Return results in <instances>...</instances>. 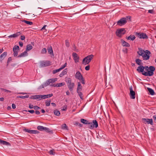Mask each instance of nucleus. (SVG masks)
<instances>
[{
  "instance_id": "nucleus-21",
  "label": "nucleus",
  "mask_w": 156,
  "mask_h": 156,
  "mask_svg": "<svg viewBox=\"0 0 156 156\" xmlns=\"http://www.w3.org/2000/svg\"><path fill=\"white\" fill-rule=\"evenodd\" d=\"M0 144L7 146H10V144L9 143L6 141H4L0 139Z\"/></svg>"
},
{
  "instance_id": "nucleus-54",
  "label": "nucleus",
  "mask_w": 156,
  "mask_h": 156,
  "mask_svg": "<svg viewBox=\"0 0 156 156\" xmlns=\"http://www.w3.org/2000/svg\"><path fill=\"white\" fill-rule=\"evenodd\" d=\"M34 108L35 110H37L40 108L37 106H35L34 107Z\"/></svg>"
},
{
  "instance_id": "nucleus-50",
  "label": "nucleus",
  "mask_w": 156,
  "mask_h": 156,
  "mask_svg": "<svg viewBox=\"0 0 156 156\" xmlns=\"http://www.w3.org/2000/svg\"><path fill=\"white\" fill-rule=\"evenodd\" d=\"M1 89L2 90L4 91L5 92H7V93H9L11 92V91H10L7 90H6V89H4V88H2Z\"/></svg>"
},
{
  "instance_id": "nucleus-5",
  "label": "nucleus",
  "mask_w": 156,
  "mask_h": 156,
  "mask_svg": "<svg viewBox=\"0 0 156 156\" xmlns=\"http://www.w3.org/2000/svg\"><path fill=\"white\" fill-rule=\"evenodd\" d=\"M126 32L124 28H120L117 29L115 32V34L117 36L121 37Z\"/></svg>"
},
{
  "instance_id": "nucleus-52",
  "label": "nucleus",
  "mask_w": 156,
  "mask_h": 156,
  "mask_svg": "<svg viewBox=\"0 0 156 156\" xmlns=\"http://www.w3.org/2000/svg\"><path fill=\"white\" fill-rule=\"evenodd\" d=\"M90 66L89 65L86 66L85 67V69L86 70H89L90 69Z\"/></svg>"
},
{
  "instance_id": "nucleus-16",
  "label": "nucleus",
  "mask_w": 156,
  "mask_h": 156,
  "mask_svg": "<svg viewBox=\"0 0 156 156\" xmlns=\"http://www.w3.org/2000/svg\"><path fill=\"white\" fill-rule=\"evenodd\" d=\"M75 84L74 83H72L67 85V86L71 91H73V88L74 87Z\"/></svg>"
},
{
  "instance_id": "nucleus-48",
  "label": "nucleus",
  "mask_w": 156,
  "mask_h": 156,
  "mask_svg": "<svg viewBox=\"0 0 156 156\" xmlns=\"http://www.w3.org/2000/svg\"><path fill=\"white\" fill-rule=\"evenodd\" d=\"M14 53L13 55L14 56H16L18 55V51H13Z\"/></svg>"
},
{
  "instance_id": "nucleus-7",
  "label": "nucleus",
  "mask_w": 156,
  "mask_h": 156,
  "mask_svg": "<svg viewBox=\"0 0 156 156\" xmlns=\"http://www.w3.org/2000/svg\"><path fill=\"white\" fill-rule=\"evenodd\" d=\"M57 78H52L48 79L47 80L45 83L44 84V87L47 86L50 84L51 83H54L55 81H57Z\"/></svg>"
},
{
  "instance_id": "nucleus-19",
  "label": "nucleus",
  "mask_w": 156,
  "mask_h": 156,
  "mask_svg": "<svg viewBox=\"0 0 156 156\" xmlns=\"http://www.w3.org/2000/svg\"><path fill=\"white\" fill-rule=\"evenodd\" d=\"M21 34L20 32H19L16 33V34H14L12 35H11L9 36L8 37L9 38L11 37H16L19 36Z\"/></svg>"
},
{
  "instance_id": "nucleus-28",
  "label": "nucleus",
  "mask_w": 156,
  "mask_h": 156,
  "mask_svg": "<svg viewBox=\"0 0 156 156\" xmlns=\"http://www.w3.org/2000/svg\"><path fill=\"white\" fill-rule=\"evenodd\" d=\"M92 124L94 126V127L97 128L98 126V124L97 121L96 120L93 121Z\"/></svg>"
},
{
  "instance_id": "nucleus-56",
  "label": "nucleus",
  "mask_w": 156,
  "mask_h": 156,
  "mask_svg": "<svg viewBox=\"0 0 156 156\" xmlns=\"http://www.w3.org/2000/svg\"><path fill=\"white\" fill-rule=\"evenodd\" d=\"M34 106L33 105L31 104H30L29 105V107L30 109L34 108Z\"/></svg>"
},
{
  "instance_id": "nucleus-43",
  "label": "nucleus",
  "mask_w": 156,
  "mask_h": 156,
  "mask_svg": "<svg viewBox=\"0 0 156 156\" xmlns=\"http://www.w3.org/2000/svg\"><path fill=\"white\" fill-rule=\"evenodd\" d=\"M46 52H47V50L45 48H44L42 50L41 52L42 54H46Z\"/></svg>"
},
{
  "instance_id": "nucleus-51",
  "label": "nucleus",
  "mask_w": 156,
  "mask_h": 156,
  "mask_svg": "<svg viewBox=\"0 0 156 156\" xmlns=\"http://www.w3.org/2000/svg\"><path fill=\"white\" fill-rule=\"evenodd\" d=\"M80 81H81V83H82V84H85V82L84 81V79L83 78V77L82 78H81V80H80Z\"/></svg>"
},
{
  "instance_id": "nucleus-13",
  "label": "nucleus",
  "mask_w": 156,
  "mask_h": 156,
  "mask_svg": "<svg viewBox=\"0 0 156 156\" xmlns=\"http://www.w3.org/2000/svg\"><path fill=\"white\" fill-rule=\"evenodd\" d=\"M144 66H140L137 67L136 70L139 73H142V74H143V73H144V72H145L144 71Z\"/></svg>"
},
{
  "instance_id": "nucleus-49",
  "label": "nucleus",
  "mask_w": 156,
  "mask_h": 156,
  "mask_svg": "<svg viewBox=\"0 0 156 156\" xmlns=\"http://www.w3.org/2000/svg\"><path fill=\"white\" fill-rule=\"evenodd\" d=\"M66 45L67 47H69V44L68 41L66 40L65 41Z\"/></svg>"
},
{
  "instance_id": "nucleus-44",
  "label": "nucleus",
  "mask_w": 156,
  "mask_h": 156,
  "mask_svg": "<svg viewBox=\"0 0 156 156\" xmlns=\"http://www.w3.org/2000/svg\"><path fill=\"white\" fill-rule=\"evenodd\" d=\"M24 130L25 132L32 134V130H30L29 129H24Z\"/></svg>"
},
{
  "instance_id": "nucleus-45",
  "label": "nucleus",
  "mask_w": 156,
  "mask_h": 156,
  "mask_svg": "<svg viewBox=\"0 0 156 156\" xmlns=\"http://www.w3.org/2000/svg\"><path fill=\"white\" fill-rule=\"evenodd\" d=\"M67 66V63H66L64 65L62 66L61 67L59 68L60 69L61 71L65 67H66Z\"/></svg>"
},
{
  "instance_id": "nucleus-39",
  "label": "nucleus",
  "mask_w": 156,
  "mask_h": 156,
  "mask_svg": "<svg viewBox=\"0 0 156 156\" xmlns=\"http://www.w3.org/2000/svg\"><path fill=\"white\" fill-rule=\"evenodd\" d=\"M19 50V47L18 46H15L13 48V51H17Z\"/></svg>"
},
{
  "instance_id": "nucleus-18",
  "label": "nucleus",
  "mask_w": 156,
  "mask_h": 156,
  "mask_svg": "<svg viewBox=\"0 0 156 156\" xmlns=\"http://www.w3.org/2000/svg\"><path fill=\"white\" fill-rule=\"evenodd\" d=\"M7 52H4L3 53L1 54L0 56V61L2 62V60L6 56Z\"/></svg>"
},
{
  "instance_id": "nucleus-24",
  "label": "nucleus",
  "mask_w": 156,
  "mask_h": 156,
  "mask_svg": "<svg viewBox=\"0 0 156 156\" xmlns=\"http://www.w3.org/2000/svg\"><path fill=\"white\" fill-rule=\"evenodd\" d=\"M48 52L51 55H53L52 49L51 46H49L47 48Z\"/></svg>"
},
{
  "instance_id": "nucleus-20",
  "label": "nucleus",
  "mask_w": 156,
  "mask_h": 156,
  "mask_svg": "<svg viewBox=\"0 0 156 156\" xmlns=\"http://www.w3.org/2000/svg\"><path fill=\"white\" fill-rule=\"evenodd\" d=\"M121 41L122 44L123 46L126 47H129L130 46V44L127 42L125 41L123 39H121Z\"/></svg>"
},
{
  "instance_id": "nucleus-6",
  "label": "nucleus",
  "mask_w": 156,
  "mask_h": 156,
  "mask_svg": "<svg viewBox=\"0 0 156 156\" xmlns=\"http://www.w3.org/2000/svg\"><path fill=\"white\" fill-rule=\"evenodd\" d=\"M51 65V62L49 61H42L40 62V67H44L48 66Z\"/></svg>"
},
{
  "instance_id": "nucleus-30",
  "label": "nucleus",
  "mask_w": 156,
  "mask_h": 156,
  "mask_svg": "<svg viewBox=\"0 0 156 156\" xmlns=\"http://www.w3.org/2000/svg\"><path fill=\"white\" fill-rule=\"evenodd\" d=\"M136 63L139 66H141V61L139 58H136L135 60Z\"/></svg>"
},
{
  "instance_id": "nucleus-8",
  "label": "nucleus",
  "mask_w": 156,
  "mask_h": 156,
  "mask_svg": "<svg viewBox=\"0 0 156 156\" xmlns=\"http://www.w3.org/2000/svg\"><path fill=\"white\" fill-rule=\"evenodd\" d=\"M37 129L40 131L44 130L47 132H52V131H50V129L46 127H44L42 126H39L37 127Z\"/></svg>"
},
{
  "instance_id": "nucleus-25",
  "label": "nucleus",
  "mask_w": 156,
  "mask_h": 156,
  "mask_svg": "<svg viewBox=\"0 0 156 156\" xmlns=\"http://www.w3.org/2000/svg\"><path fill=\"white\" fill-rule=\"evenodd\" d=\"M33 48V47L30 44H28L26 47V51L27 52V51H29L31 49H32Z\"/></svg>"
},
{
  "instance_id": "nucleus-10",
  "label": "nucleus",
  "mask_w": 156,
  "mask_h": 156,
  "mask_svg": "<svg viewBox=\"0 0 156 156\" xmlns=\"http://www.w3.org/2000/svg\"><path fill=\"white\" fill-rule=\"evenodd\" d=\"M136 35H137L140 38L146 39L148 38L147 35L144 33H136Z\"/></svg>"
},
{
  "instance_id": "nucleus-41",
  "label": "nucleus",
  "mask_w": 156,
  "mask_h": 156,
  "mask_svg": "<svg viewBox=\"0 0 156 156\" xmlns=\"http://www.w3.org/2000/svg\"><path fill=\"white\" fill-rule=\"evenodd\" d=\"M49 154L51 155H54L55 154V152L54 150H51L49 152Z\"/></svg>"
},
{
  "instance_id": "nucleus-40",
  "label": "nucleus",
  "mask_w": 156,
  "mask_h": 156,
  "mask_svg": "<svg viewBox=\"0 0 156 156\" xmlns=\"http://www.w3.org/2000/svg\"><path fill=\"white\" fill-rule=\"evenodd\" d=\"M62 129H67V126L66 124H64L62 125Z\"/></svg>"
},
{
  "instance_id": "nucleus-34",
  "label": "nucleus",
  "mask_w": 156,
  "mask_h": 156,
  "mask_svg": "<svg viewBox=\"0 0 156 156\" xmlns=\"http://www.w3.org/2000/svg\"><path fill=\"white\" fill-rule=\"evenodd\" d=\"M77 92L78 93V95L80 97V98L81 99H83L82 93L80 91H77Z\"/></svg>"
},
{
  "instance_id": "nucleus-15",
  "label": "nucleus",
  "mask_w": 156,
  "mask_h": 156,
  "mask_svg": "<svg viewBox=\"0 0 156 156\" xmlns=\"http://www.w3.org/2000/svg\"><path fill=\"white\" fill-rule=\"evenodd\" d=\"M72 55L75 62H78L79 61V57L77 54L75 53H73Z\"/></svg>"
},
{
  "instance_id": "nucleus-38",
  "label": "nucleus",
  "mask_w": 156,
  "mask_h": 156,
  "mask_svg": "<svg viewBox=\"0 0 156 156\" xmlns=\"http://www.w3.org/2000/svg\"><path fill=\"white\" fill-rule=\"evenodd\" d=\"M57 87H62V86H63L65 85V83H57Z\"/></svg>"
},
{
  "instance_id": "nucleus-53",
  "label": "nucleus",
  "mask_w": 156,
  "mask_h": 156,
  "mask_svg": "<svg viewBox=\"0 0 156 156\" xmlns=\"http://www.w3.org/2000/svg\"><path fill=\"white\" fill-rule=\"evenodd\" d=\"M75 125H78L79 126L81 127L82 125L80 123H79L78 122H76L75 123Z\"/></svg>"
},
{
  "instance_id": "nucleus-57",
  "label": "nucleus",
  "mask_w": 156,
  "mask_h": 156,
  "mask_svg": "<svg viewBox=\"0 0 156 156\" xmlns=\"http://www.w3.org/2000/svg\"><path fill=\"white\" fill-rule=\"evenodd\" d=\"M28 112H30L31 113H33L34 112V110H29L28 111Z\"/></svg>"
},
{
  "instance_id": "nucleus-55",
  "label": "nucleus",
  "mask_w": 156,
  "mask_h": 156,
  "mask_svg": "<svg viewBox=\"0 0 156 156\" xmlns=\"http://www.w3.org/2000/svg\"><path fill=\"white\" fill-rule=\"evenodd\" d=\"M149 68L147 66H146L144 67V69L146 71H147L148 72V71H149Z\"/></svg>"
},
{
  "instance_id": "nucleus-4",
  "label": "nucleus",
  "mask_w": 156,
  "mask_h": 156,
  "mask_svg": "<svg viewBox=\"0 0 156 156\" xmlns=\"http://www.w3.org/2000/svg\"><path fill=\"white\" fill-rule=\"evenodd\" d=\"M149 69L150 70L147 72H144L143 73V75L146 76H151L154 74V72L155 70L154 67L151 66L149 67Z\"/></svg>"
},
{
  "instance_id": "nucleus-46",
  "label": "nucleus",
  "mask_w": 156,
  "mask_h": 156,
  "mask_svg": "<svg viewBox=\"0 0 156 156\" xmlns=\"http://www.w3.org/2000/svg\"><path fill=\"white\" fill-rule=\"evenodd\" d=\"M39 133V132L37 130H32V134H38Z\"/></svg>"
},
{
  "instance_id": "nucleus-61",
  "label": "nucleus",
  "mask_w": 156,
  "mask_h": 156,
  "mask_svg": "<svg viewBox=\"0 0 156 156\" xmlns=\"http://www.w3.org/2000/svg\"><path fill=\"white\" fill-rule=\"evenodd\" d=\"M153 118L154 121L156 122V115H154L153 116Z\"/></svg>"
},
{
  "instance_id": "nucleus-62",
  "label": "nucleus",
  "mask_w": 156,
  "mask_h": 156,
  "mask_svg": "<svg viewBox=\"0 0 156 156\" xmlns=\"http://www.w3.org/2000/svg\"><path fill=\"white\" fill-rule=\"evenodd\" d=\"M11 57H9L8 59V60L7 61V63H9V62H10L11 60Z\"/></svg>"
},
{
  "instance_id": "nucleus-11",
  "label": "nucleus",
  "mask_w": 156,
  "mask_h": 156,
  "mask_svg": "<svg viewBox=\"0 0 156 156\" xmlns=\"http://www.w3.org/2000/svg\"><path fill=\"white\" fill-rule=\"evenodd\" d=\"M143 122L145 124H150L151 125H153V122L152 119L143 118L142 119Z\"/></svg>"
},
{
  "instance_id": "nucleus-22",
  "label": "nucleus",
  "mask_w": 156,
  "mask_h": 156,
  "mask_svg": "<svg viewBox=\"0 0 156 156\" xmlns=\"http://www.w3.org/2000/svg\"><path fill=\"white\" fill-rule=\"evenodd\" d=\"M28 55V53L26 51H24L23 52L21 53L20 55L18 56V58H20L25 57Z\"/></svg>"
},
{
  "instance_id": "nucleus-42",
  "label": "nucleus",
  "mask_w": 156,
  "mask_h": 156,
  "mask_svg": "<svg viewBox=\"0 0 156 156\" xmlns=\"http://www.w3.org/2000/svg\"><path fill=\"white\" fill-rule=\"evenodd\" d=\"M61 71L59 69L55 70H53L52 71V73L53 74H55L58 72H59Z\"/></svg>"
},
{
  "instance_id": "nucleus-29",
  "label": "nucleus",
  "mask_w": 156,
  "mask_h": 156,
  "mask_svg": "<svg viewBox=\"0 0 156 156\" xmlns=\"http://www.w3.org/2000/svg\"><path fill=\"white\" fill-rule=\"evenodd\" d=\"M148 91L150 93V94L151 95H154V90L151 88L148 87L147 88Z\"/></svg>"
},
{
  "instance_id": "nucleus-64",
  "label": "nucleus",
  "mask_w": 156,
  "mask_h": 156,
  "mask_svg": "<svg viewBox=\"0 0 156 156\" xmlns=\"http://www.w3.org/2000/svg\"><path fill=\"white\" fill-rule=\"evenodd\" d=\"M19 45L21 47H22L23 46V43L22 42H19Z\"/></svg>"
},
{
  "instance_id": "nucleus-17",
  "label": "nucleus",
  "mask_w": 156,
  "mask_h": 156,
  "mask_svg": "<svg viewBox=\"0 0 156 156\" xmlns=\"http://www.w3.org/2000/svg\"><path fill=\"white\" fill-rule=\"evenodd\" d=\"M53 96L52 94H49L46 95H41V99H45L48 98H50Z\"/></svg>"
},
{
  "instance_id": "nucleus-33",
  "label": "nucleus",
  "mask_w": 156,
  "mask_h": 156,
  "mask_svg": "<svg viewBox=\"0 0 156 156\" xmlns=\"http://www.w3.org/2000/svg\"><path fill=\"white\" fill-rule=\"evenodd\" d=\"M66 82L67 83V85H68V84L72 83L71 79L70 78H67V79H66Z\"/></svg>"
},
{
  "instance_id": "nucleus-2",
  "label": "nucleus",
  "mask_w": 156,
  "mask_h": 156,
  "mask_svg": "<svg viewBox=\"0 0 156 156\" xmlns=\"http://www.w3.org/2000/svg\"><path fill=\"white\" fill-rule=\"evenodd\" d=\"M128 19H129V20H130L131 17L129 16H127L126 18H122L117 22V25L119 26H122L125 25L127 23V20Z\"/></svg>"
},
{
  "instance_id": "nucleus-1",
  "label": "nucleus",
  "mask_w": 156,
  "mask_h": 156,
  "mask_svg": "<svg viewBox=\"0 0 156 156\" xmlns=\"http://www.w3.org/2000/svg\"><path fill=\"white\" fill-rule=\"evenodd\" d=\"M137 53L139 55L142 56L144 60H147L150 58L151 52L148 50L144 51L141 48H139Z\"/></svg>"
},
{
  "instance_id": "nucleus-47",
  "label": "nucleus",
  "mask_w": 156,
  "mask_h": 156,
  "mask_svg": "<svg viewBox=\"0 0 156 156\" xmlns=\"http://www.w3.org/2000/svg\"><path fill=\"white\" fill-rule=\"evenodd\" d=\"M62 73L63 74V75H66L67 73V70L66 69H64Z\"/></svg>"
},
{
  "instance_id": "nucleus-63",
  "label": "nucleus",
  "mask_w": 156,
  "mask_h": 156,
  "mask_svg": "<svg viewBox=\"0 0 156 156\" xmlns=\"http://www.w3.org/2000/svg\"><path fill=\"white\" fill-rule=\"evenodd\" d=\"M35 113L37 115H39L40 113L39 111H35Z\"/></svg>"
},
{
  "instance_id": "nucleus-26",
  "label": "nucleus",
  "mask_w": 156,
  "mask_h": 156,
  "mask_svg": "<svg viewBox=\"0 0 156 156\" xmlns=\"http://www.w3.org/2000/svg\"><path fill=\"white\" fill-rule=\"evenodd\" d=\"M82 90V86L80 84V83L78 82L77 89V92L80 91L81 90Z\"/></svg>"
},
{
  "instance_id": "nucleus-9",
  "label": "nucleus",
  "mask_w": 156,
  "mask_h": 156,
  "mask_svg": "<svg viewBox=\"0 0 156 156\" xmlns=\"http://www.w3.org/2000/svg\"><path fill=\"white\" fill-rule=\"evenodd\" d=\"M129 95L130 96V98L132 99H134L135 98V92L133 90V87L132 86H131L129 87Z\"/></svg>"
},
{
  "instance_id": "nucleus-31",
  "label": "nucleus",
  "mask_w": 156,
  "mask_h": 156,
  "mask_svg": "<svg viewBox=\"0 0 156 156\" xmlns=\"http://www.w3.org/2000/svg\"><path fill=\"white\" fill-rule=\"evenodd\" d=\"M54 114L57 116H59L60 114V112L57 110H54Z\"/></svg>"
},
{
  "instance_id": "nucleus-14",
  "label": "nucleus",
  "mask_w": 156,
  "mask_h": 156,
  "mask_svg": "<svg viewBox=\"0 0 156 156\" xmlns=\"http://www.w3.org/2000/svg\"><path fill=\"white\" fill-rule=\"evenodd\" d=\"M75 76L76 78L78 79L79 80H80L83 77L82 76L79 71H78L76 73L75 75Z\"/></svg>"
},
{
  "instance_id": "nucleus-37",
  "label": "nucleus",
  "mask_w": 156,
  "mask_h": 156,
  "mask_svg": "<svg viewBox=\"0 0 156 156\" xmlns=\"http://www.w3.org/2000/svg\"><path fill=\"white\" fill-rule=\"evenodd\" d=\"M89 124H88L89 125L88 126V127L90 128V129H93L94 128V126H93L92 124V123L91 122H89Z\"/></svg>"
},
{
  "instance_id": "nucleus-12",
  "label": "nucleus",
  "mask_w": 156,
  "mask_h": 156,
  "mask_svg": "<svg viewBox=\"0 0 156 156\" xmlns=\"http://www.w3.org/2000/svg\"><path fill=\"white\" fill-rule=\"evenodd\" d=\"M31 99H36L37 101H40L41 100V95H32L30 97Z\"/></svg>"
},
{
  "instance_id": "nucleus-32",
  "label": "nucleus",
  "mask_w": 156,
  "mask_h": 156,
  "mask_svg": "<svg viewBox=\"0 0 156 156\" xmlns=\"http://www.w3.org/2000/svg\"><path fill=\"white\" fill-rule=\"evenodd\" d=\"M22 22L25 23L30 25H32L33 24V23L32 22L28 21L25 20H23Z\"/></svg>"
},
{
  "instance_id": "nucleus-27",
  "label": "nucleus",
  "mask_w": 156,
  "mask_h": 156,
  "mask_svg": "<svg viewBox=\"0 0 156 156\" xmlns=\"http://www.w3.org/2000/svg\"><path fill=\"white\" fill-rule=\"evenodd\" d=\"M80 122L82 123H83L84 124H89V122L87 121L86 119H80Z\"/></svg>"
},
{
  "instance_id": "nucleus-60",
  "label": "nucleus",
  "mask_w": 156,
  "mask_h": 156,
  "mask_svg": "<svg viewBox=\"0 0 156 156\" xmlns=\"http://www.w3.org/2000/svg\"><path fill=\"white\" fill-rule=\"evenodd\" d=\"M20 38L21 40H23L25 39V37L24 36H21Z\"/></svg>"
},
{
  "instance_id": "nucleus-36",
  "label": "nucleus",
  "mask_w": 156,
  "mask_h": 156,
  "mask_svg": "<svg viewBox=\"0 0 156 156\" xmlns=\"http://www.w3.org/2000/svg\"><path fill=\"white\" fill-rule=\"evenodd\" d=\"M29 97V95H26L25 96H19L17 97V98H21L22 99H24L25 98H28Z\"/></svg>"
},
{
  "instance_id": "nucleus-3",
  "label": "nucleus",
  "mask_w": 156,
  "mask_h": 156,
  "mask_svg": "<svg viewBox=\"0 0 156 156\" xmlns=\"http://www.w3.org/2000/svg\"><path fill=\"white\" fill-rule=\"evenodd\" d=\"M93 55H91L85 57L83 59L82 64L84 65L88 64L93 59Z\"/></svg>"
},
{
  "instance_id": "nucleus-59",
  "label": "nucleus",
  "mask_w": 156,
  "mask_h": 156,
  "mask_svg": "<svg viewBox=\"0 0 156 156\" xmlns=\"http://www.w3.org/2000/svg\"><path fill=\"white\" fill-rule=\"evenodd\" d=\"M12 108L14 109L16 108V106L14 104H12Z\"/></svg>"
},
{
  "instance_id": "nucleus-23",
  "label": "nucleus",
  "mask_w": 156,
  "mask_h": 156,
  "mask_svg": "<svg viewBox=\"0 0 156 156\" xmlns=\"http://www.w3.org/2000/svg\"><path fill=\"white\" fill-rule=\"evenodd\" d=\"M126 38L128 40L133 41L135 39L136 37L134 35H130L128 37H126Z\"/></svg>"
},
{
  "instance_id": "nucleus-35",
  "label": "nucleus",
  "mask_w": 156,
  "mask_h": 156,
  "mask_svg": "<svg viewBox=\"0 0 156 156\" xmlns=\"http://www.w3.org/2000/svg\"><path fill=\"white\" fill-rule=\"evenodd\" d=\"M51 102V101L50 100H46L45 102L46 106H49L50 105Z\"/></svg>"
},
{
  "instance_id": "nucleus-58",
  "label": "nucleus",
  "mask_w": 156,
  "mask_h": 156,
  "mask_svg": "<svg viewBox=\"0 0 156 156\" xmlns=\"http://www.w3.org/2000/svg\"><path fill=\"white\" fill-rule=\"evenodd\" d=\"M148 12L150 13H153L154 12V10H149L148 11Z\"/></svg>"
}]
</instances>
